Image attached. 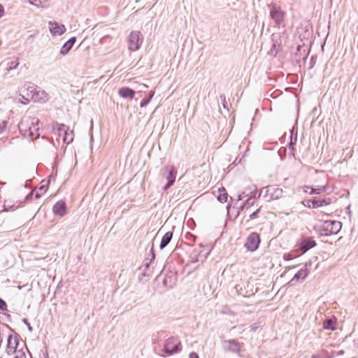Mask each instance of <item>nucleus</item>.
<instances>
[{
    "label": "nucleus",
    "mask_w": 358,
    "mask_h": 358,
    "mask_svg": "<svg viewBox=\"0 0 358 358\" xmlns=\"http://www.w3.org/2000/svg\"><path fill=\"white\" fill-rule=\"evenodd\" d=\"M332 203V199L331 198H324V199H313V201L312 202V208H317L319 207L325 206L329 205Z\"/></svg>",
    "instance_id": "16"
},
{
    "label": "nucleus",
    "mask_w": 358,
    "mask_h": 358,
    "mask_svg": "<svg viewBox=\"0 0 358 358\" xmlns=\"http://www.w3.org/2000/svg\"><path fill=\"white\" fill-rule=\"evenodd\" d=\"M76 41V37H71L69 38L62 47L60 50V54L62 55H66L69 53L71 49L73 48L74 43Z\"/></svg>",
    "instance_id": "15"
},
{
    "label": "nucleus",
    "mask_w": 358,
    "mask_h": 358,
    "mask_svg": "<svg viewBox=\"0 0 358 358\" xmlns=\"http://www.w3.org/2000/svg\"><path fill=\"white\" fill-rule=\"evenodd\" d=\"M19 345V335L17 334L13 336L10 335L8 337L6 352L8 355L15 353L17 351V346Z\"/></svg>",
    "instance_id": "7"
},
{
    "label": "nucleus",
    "mask_w": 358,
    "mask_h": 358,
    "mask_svg": "<svg viewBox=\"0 0 358 358\" xmlns=\"http://www.w3.org/2000/svg\"><path fill=\"white\" fill-rule=\"evenodd\" d=\"M30 117L23 118L18 124L20 132L22 135L26 136L28 132V128L31 123Z\"/></svg>",
    "instance_id": "13"
},
{
    "label": "nucleus",
    "mask_w": 358,
    "mask_h": 358,
    "mask_svg": "<svg viewBox=\"0 0 358 358\" xmlns=\"http://www.w3.org/2000/svg\"><path fill=\"white\" fill-rule=\"evenodd\" d=\"M173 182H167L166 185L164 186V190L167 189L168 188H169L171 185H173Z\"/></svg>",
    "instance_id": "46"
},
{
    "label": "nucleus",
    "mask_w": 358,
    "mask_h": 358,
    "mask_svg": "<svg viewBox=\"0 0 358 358\" xmlns=\"http://www.w3.org/2000/svg\"><path fill=\"white\" fill-rule=\"evenodd\" d=\"M164 174H167L166 176L167 181L170 182V183H174L176 176V170L175 169V168L172 166H166L164 169Z\"/></svg>",
    "instance_id": "14"
},
{
    "label": "nucleus",
    "mask_w": 358,
    "mask_h": 358,
    "mask_svg": "<svg viewBox=\"0 0 358 358\" xmlns=\"http://www.w3.org/2000/svg\"><path fill=\"white\" fill-rule=\"evenodd\" d=\"M153 247H154V245L152 244V248L150 249V252L152 254V258L150 259L149 262H146L143 265V266L145 267V268L143 269V275H150V273H151V271L150 270V264L155 258V255L153 252Z\"/></svg>",
    "instance_id": "18"
},
{
    "label": "nucleus",
    "mask_w": 358,
    "mask_h": 358,
    "mask_svg": "<svg viewBox=\"0 0 358 358\" xmlns=\"http://www.w3.org/2000/svg\"><path fill=\"white\" fill-rule=\"evenodd\" d=\"M306 188H310L311 190L310 192V194H320L323 192H325L326 189L324 186H317L315 188L312 187L306 186Z\"/></svg>",
    "instance_id": "25"
},
{
    "label": "nucleus",
    "mask_w": 358,
    "mask_h": 358,
    "mask_svg": "<svg viewBox=\"0 0 358 358\" xmlns=\"http://www.w3.org/2000/svg\"><path fill=\"white\" fill-rule=\"evenodd\" d=\"M260 211V208L257 209L255 211L252 212L251 214H250L249 217L250 220H254L257 217V214Z\"/></svg>",
    "instance_id": "38"
},
{
    "label": "nucleus",
    "mask_w": 358,
    "mask_h": 358,
    "mask_svg": "<svg viewBox=\"0 0 358 358\" xmlns=\"http://www.w3.org/2000/svg\"><path fill=\"white\" fill-rule=\"evenodd\" d=\"M284 259L285 260H290V259H293V257L290 254H287V255H284Z\"/></svg>",
    "instance_id": "45"
},
{
    "label": "nucleus",
    "mask_w": 358,
    "mask_h": 358,
    "mask_svg": "<svg viewBox=\"0 0 358 358\" xmlns=\"http://www.w3.org/2000/svg\"><path fill=\"white\" fill-rule=\"evenodd\" d=\"M173 238V232L167 231L162 237L161 240V243L159 245V248L161 250L164 249L165 247L168 245V244L171 242Z\"/></svg>",
    "instance_id": "17"
},
{
    "label": "nucleus",
    "mask_w": 358,
    "mask_h": 358,
    "mask_svg": "<svg viewBox=\"0 0 358 358\" xmlns=\"http://www.w3.org/2000/svg\"><path fill=\"white\" fill-rule=\"evenodd\" d=\"M154 94H155V93H154V92H153V91H150V92H149V96H148V99L150 101V100L152 99V98L153 97Z\"/></svg>",
    "instance_id": "49"
},
{
    "label": "nucleus",
    "mask_w": 358,
    "mask_h": 358,
    "mask_svg": "<svg viewBox=\"0 0 358 358\" xmlns=\"http://www.w3.org/2000/svg\"><path fill=\"white\" fill-rule=\"evenodd\" d=\"M229 346L228 350L233 352H238L239 351V346L235 340H229L227 341Z\"/></svg>",
    "instance_id": "24"
},
{
    "label": "nucleus",
    "mask_w": 358,
    "mask_h": 358,
    "mask_svg": "<svg viewBox=\"0 0 358 358\" xmlns=\"http://www.w3.org/2000/svg\"><path fill=\"white\" fill-rule=\"evenodd\" d=\"M273 190L271 193V198L272 199H278L282 196L283 191L280 188H271L268 191Z\"/></svg>",
    "instance_id": "20"
},
{
    "label": "nucleus",
    "mask_w": 358,
    "mask_h": 358,
    "mask_svg": "<svg viewBox=\"0 0 358 358\" xmlns=\"http://www.w3.org/2000/svg\"><path fill=\"white\" fill-rule=\"evenodd\" d=\"M22 99L23 100H22L21 99H19V101L23 104H28L30 101V100L31 99V95H29V93L27 92V97L25 96L24 94H20Z\"/></svg>",
    "instance_id": "31"
},
{
    "label": "nucleus",
    "mask_w": 358,
    "mask_h": 358,
    "mask_svg": "<svg viewBox=\"0 0 358 358\" xmlns=\"http://www.w3.org/2000/svg\"><path fill=\"white\" fill-rule=\"evenodd\" d=\"M52 211L55 215L63 217L66 213V205L65 201L60 200L57 201L52 208Z\"/></svg>",
    "instance_id": "10"
},
{
    "label": "nucleus",
    "mask_w": 358,
    "mask_h": 358,
    "mask_svg": "<svg viewBox=\"0 0 358 358\" xmlns=\"http://www.w3.org/2000/svg\"><path fill=\"white\" fill-rule=\"evenodd\" d=\"M189 358H199V355L196 352H191L189 355Z\"/></svg>",
    "instance_id": "43"
},
{
    "label": "nucleus",
    "mask_w": 358,
    "mask_h": 358,
    "mask_svg": "<svg viewBox=\"0 0 358 358\" xmlns=\"http://www.w3.org/2000/svg\"><path fill=\"white\" fill-rule=\"evenodd\" d=\"M23 204L22 202H20L18 205L15 204H10L8 202H6L4 205L3 206V210L2 211H14L17 208L22 206Z\"/></svg>",
    "instance_id": "22"
},
{
    "label": "nucleus",
    "mask_w": 358,
    "mask_h": 358,
    "mask_svg": "<svg viewBox=\"0 0 358 358\" xmlns=\"http://www.w3.org/2000/svg\"><path fill=\"white\" fill-rule=\"evenodd\" d=\"M150 101L148 98L143 99L140 103L141 107L146 106L150 103Z\"/></svg>",
    "instance_id": "40"
},
{
    "label": "nucleus",
    "mask_w": 358,
    "mask_h": 358,
    "mask_svg": "<svg viewBox=\"0 0 358 358\" xmlns=\"http://www.w3.org/2000/svg\"><path fill=\"white\" fill-rule=\"evenodd\" d=\"M143 87L148 88V86L146 85H143Z\"/></svg>",
    "instance_id": "55"
},
{
    "label": "nucleus",
    "mask_w": 358,
    "mask_h": 358,
    "mask_svg": "<svg viewBox=\"0 0 358 358\" xmlns=\"http://www.w3.org/2000/svg\"><path fill=\"white\" fill-rule=\"evenodd\" d=\"M8 125V120H3L0 123V134H2L6 129Z\"/></svg>",
    "instance_id": "34"
},
{
    "label": "nucleus",
    "mask_w": 358,
    "mask_h": 358,
    "mask_svg": "<svg viewBox=\"0 0 358 358\" xmlns=\"http://www.w3.org/2000/svg\"><path fill=\"white\" fill-rule=\"evenodd\" d=\"M182 350L180 341L178 337H170L164 343V351L167 355H172Z\"/></svg>",
    "instance_id": "3"
},
{
    "label": "nucleus",
    "mask_w": 358,
    "mask_h": 358,
    "mask_svg": "<svg viewBox=\"0 0 358 358\" xmlns=\"http://www.w3.org/2000/svg\"><path fill=\"white\" fill-rule=\"evenodd\" d=\"M311 264H312L310 262H306L305 266L303 268H306L307 271H308V268H310L311 266Z\"/></svg>",
    "instance_id": "48"
},
{
    "label": "nucleus",
    "mask_w": 358,
    "mask_h": 358,
    "mask_svg": "<svg viewBox=\"0 0 358 358\" xmlns=\"http://www.w3.org/2000/svg\"><path fill=\"white\" fill-rule=\"evenodd\" d=\"M22 322L24 324H26V326L27 327L29 331L30 332H31L33 331V329H32V327L31 326V324H29V322H28V320L27 318H24L22 319Z\"/></svg>",
    "instance_id": "39"
},
{
    "label": "nucleus",
    "mask_w": 358,
    "mask_h": 358,
    "mask_svg": "<svg viewBox=\"0 0 358 358\" xmlns=\"http://www.w3.org/2000/svg\"><path fill=\"white\" fill-rule=\"evenodd\" d=\"M15 358H27L25 352L22 350H17Z\"/></svg>",
    "instance_id": "35"
},
{
    "label": "nucleus",
    "mask_w": 358,
    "mask_h": 358,
    "mask_svg": "<svg viewBox=\"0 0 358 358\" xmlns=\"http://www.w3.org/2000/svg\"><path fill=\"white\" fill-rule=\"evenodd\" d=\"M260 243V238L257 233L252 232L247 238L245 247L251 252L255 251Z\"/></svg>",
    "instance_id": "6"
},
{
    "label": "nucleus",
    "mask_w": 358,
    "mask_h": 358,
    "mask_svg": "<svg viewBox=\"0 0 358 358\" xmlns=\"http://www.w3.org/2000/svg\"><path fill=\"white\" fill-rule=\"evenodd\" d=\"M4 8L2 5L0 4V18L3 16Z\"/></svg>",
    "instance_id": "47"
},
{
    "label": "nucleus",
    "mask_w": 358,
    "mask_h": 358,
    "mask_svg": "<svg viewBox=\"0 0 358 358\" xmlns=\"http://www.w3.org/2000/svg\"><path fill=\"white\" fill-rule=\"evenodd\" d=\"M311 358H320V356L317 355H312Z\"/></svg>",
    "instance_id": "52"
},
{
    "label": "nucleus",
    "mask_w": 358,
    "mask_h": 358,
    "mask_svg": "<svg viewBox=\"0 0 358 358\" xmlns=\"http://www.w3.org/2000/svg\"><path fill=\"white\" fill-rule=\"evenodd\" d=\"M26 90L35 102H45L48 100V94L45 91L36 90L34 85H29Z\"/></svg>",
    "instance_id": "5"
},
{
    "label": "nucleus",
    "mask_w": 358,
    "mask_h": 358,
    "mask_svg": "<svg viewBox=\"0 0 358 358\" xmlns=\"http://www.w3.org/2000/svg\"><path fill=\"white\" fill-rule=\"evenodd\" d=\"M39 123V120L37 118H32L31 120V126L28 128V132L27 136H29L31 139L36 138L40 136L38 133V127H36Z\"/></svg>",
    "instance_id": "9"
},
{
    "label": "nucleus",
    "mask_w": 358,
    "mask_h": 358,
    "mask_svg": "<svg viewBox=\"0 0 358 358\" xmlns=\"http://www.w3.org/2000/svg\"><path fill=\"white\" fill-rule=\"evenodd\" d=\"M0 310H7V304L4 300L0 298Z\"/></svg>",
    "instance_id": "37"
},
{
    "label": "nucleus",
    "mask_w": 358,
    "mask_h": 358,
    "mask_svg": "<svg viewBox=\"0 0 358 358\" xmlns=\"http://www.w3.org/2000/svg\"><path fill=\"white\" fill-rule=\"evenodd\" d=\"M163 284L165 287L171 288L172 287V280L171 275H166V277L163 280Z\"/></svg>",
    "instance_id": "30"
},
{
    "label": "nucleus",
    "mask_w": 358,
    "mask_h": 358,
    "mask_svg": "<svg viewBox=\"0 0 358 358\" xmlns=\"http://www.w3.org/2000/svg\"><path fill=\"white\" fill-rule=\"evenodd\" d=\"M39 190L40 191H43V192H45L47 189L45 188V185H41L40 187H39Z\"/></svg>",
    "instance_id": "50"
},
{
    "label": "nucleus",
    "mask_w": 358,
    "mask_h": 358,
    "mask_svg": "<svg viewBox=\"0 0 358 358\" xmlns=\"http://www.w3.org/2000/svg\"><path fill=\"white\" fill-rule=\"evenodd\" d=\"M323 328L324 329L335 330L336 329V323L332 319H327L323 322Z\"/></svg>",
    "instance_id": "21"
},
{
    "label": "nucleus",
    "mask_w": 358,
    "mask_h": 358,
    "mask_svg": "<svg viewBox=\"0 0 358 358\" xmlns=\"http://www.w3.org/2000/svg\"><path fill=\"white\" fill-rule=\"evenodd\" d=\"M308 274V271H307V268H302L294 275V277L291 280V282L295 280H298L299 279H305L307 277Z\"/></svg>",
    "instance_id": "19"
},
{
    "label": "nucleus",
    "mask_w": 358,
    "mask_h": 358,
    "mask_svg": "<svg viewBox=\"0 0 358 358\" xmlns=\"http://www.w3.org/2000/svg\"><path fill=\"white\" fill-rule=\"evenodd\" d=\"M41 196V194H40L38 192H36L35 194V197L36 199H39Z\"/></svg>",
    "instance_id": "51"
},
{
    "label": "nucleus",
    "mask_w": 358,
    "mask_h": 358,
    "mask_svg": "<svg viewBox=\"0 0 358 358\" xmlns=\"http://www.w3.org/2000/svg\"><path fill=\"white\" fill-rule=\"evenodd\" d=\"M69 128L67 126H66L64 124H61L59 125L58 129H57L58 135L59 136H64V134L65 133H66L67 131H69Z\"/></svg>",
    "instance_id": "29"
},
{
    "label": "nucleus",
    "mask_w": 358,
    "mask_h": 358,
    "mask_svg": "<svg viewBox=\"0 0 358 358\" xmlns=\"http://www.w3.org/2000/svg\"><path fill=\"white\" fill-rule=\"evenodd\" d=\"M350 206H348V207L347 208V210H350ZM349 213H350V211H349Z\"/></svg>",
    "instance_id": "54"
},
{
    "label": "nucleus",
    "mask_w": 358,
    "mask_h": 358,
    "mask_svg": "<svg viewBox=\"0 0 358 358\" xmlns=\"http://www.w3.org/2000/svg\"><path fill=\"white\" fill-rule=\"evenodd\" d=\"M220 99H221V101H222V106H223L224 108H227V100H226V96H225V95H224V94H221V95L220 96Z\"/></svg>",
    "instance_id": "41"
},
{
    "label": "nucleus",
    "mask_w": 358,
    "mask_h": 358,
    "mask_svg": "<svg viewBox=\"0 0 358 358\" xmlns=\"http://www.w3.org/2000/svg\"><path fill=\"white\" fill-rule=\"evenodd\" d=\"M238 200H241V199H241V194H240V195H238Z\"/></svg>",
    "instance_id": "53"
},
{
    "label": "nucleus",
    "mask_w": 358,
    "mask_h": 358,
    "mask_svg": "<svg viewBox=\"0 0 358 358\" xmlns=\"http://www.w3.org/2000/svg\"><path fill=\"white\" fill-rule=\"evenodd\" d=\"M342 224L339 221L327 220L320 226V231L324 236L337 234L341 229Z\"/></svg>",
    "instance_id": "2"
},
{
    "label": "nucleus",
    "mask_w": 358,
    "mask_h": 358,
    "mask_svg": "<svg viewBox=\"0 0 358 358\" xmlns=\"http://www.w3.org/2000/svg\"><path fill=\"white\" fill-rule=\"evenodd\" d=\"M270 17L274 21L275 24L280 27L284 24L285 12L275 3L268 5Z\"/></svg>",
    "instance_id": "1"
},
{
    "label": "nucleus",
    "mask_w": 358,
    "mask_h": 358,
    "mask_svg": "<svg viewBox=\"0 0 358 358\" xmlns=\"http://www.w3.org/2000/svg\"><path fill=\"white\" fill-rule=\"evenodd\" d=\"M19 65V62H18V60L16 58H14L12 60L10 61H8L6 62V70L8 71L12 70V69H14L15 68H17V66Z\"/></svg>",
    "instance_id": "26"
},
{
    "label": "nucleus",
    "mask_w": 358,
    "mask_h": 358,
    "mask_svg": "<svg viewBox=\"0 0 358 358\" xmlns=\"http://www.w3.org/2000/svg\"><path fill=\"white\" fill-rule=\"evenodd\" d=\"M48 24L50 31L53 36H61L66 31V27L62 24H59L55 21H50Z\"/></svg>",
    "instance_id": "8"
},
{
    "label": "nucleus",
    "mask_w": 358,
    "mask_h": 358,
    "mask_svg": "<svg viewBox=\"0 0 358 358\" xmlns=\"http://www.w3.org/2000/svg\"><path fill=\"white\" fill-rule=\"evenodd\" d=\"M315 245L316 242L313 238H306L301 241L299 249L302 253H305Z\"/></svg>",
    "instance_id": "11"
},
{
    "label": "nucleus",
    "mask_w": 358,
    "mask_h": 358,
    "mask_svg": "<svg viewBox=\"0 0 358 358\" xmlns=\"http://www.w3.org/2000/svg\"><path fill=\"white\" fill-rule=\"evenodd\" d=\"M48 0H29L30 4L36 7L45 8L48 6L47 2Z\"/></svg>",
    "instance_id": "23"
},
{
    "label": "nucleus",
    "mask_w": 358,
    "mask_h": 358,
    "mask_svg": "<svg viewBox=\"0 0 358 358\" xmlns=\"http://www.w3.org/2000/svg\"><path fill=\"white\" fill-rule=\"evenodd\" d=\"M112 40V38L109 35H105L102 38H100L99 42L101 44H106L107 43H110Z\"/></svg>",
    "instance_id": "33"
},
{
    "label": "nucleus",
    "mask_w": 358,
    "mask_h": 358,
    "mask_svg": "<svg viewBox=\"0 0 358 358\" xmlns=\"http://www.w3.org/2000/svg\"><path fill=\"white\" fill-rule=\"evenodd\" d=\"M73 140V131H67L66 133H65L64 134V136H63V141L64 143H66V144H69L70 143H71Z\"/></svg>",
    "instance_id": "27"
},
{
    "label": "nucleus",
    "mask_w": 358,
    "mask_h": 358,
    "mask_svg": "<svg viewBox=\"0 0 358 358\" xmlns=\"http://www.w3.org/2000/svg\"><path fill=\"white\" fill-rule=\"evenodd\" d=\"M296 136L294 137V141H293V137H292V135L291 136L290 143H289V147L293 146V145L296 143Z\"/></svg>",
    "instance_id": "44"
},
{
    "label": "nucleus",
    "mask_w": 358,
    "mask_h": 358,
    "mask_svg": "<svg viewBox=\"0 0 358 358\" xmlns=\"http://www.w3.org/2000/svg\"><path fill=\"white\" fill-rule=\"evenodd\" d=\"M119 95L124 99H132L134 97L136 92L127 87H123L118 90Z\"/></svg>",
    "instance_id": "12"
},
{
    "label": "nucleus",
    "mask_w": 358,
    "mask_h": 358,
    "mask_svg": "<svg viewBox=\"0 0 358 358\" xmlns=\"http://www.w3.org/2000/svg\"><path fill=\"white\" fill-rule=\"evenodd\" d=\"M220 192H221V189H219ZM222 193L220 192V194L217 196V200L221 203H225L227 201L228 194L226 192V190L224 188H222Z\"/></svg>",
    "instance_id": "28"
},
{
    "label": "nucleus",
    "mask_w": 358,
    "mask_h": 358,
    "mask_svg": "<svg viewBox=\"0 0 358 358\" xmlns=\"http://www.w3.org/2000/svg\"><path fill=\"white\" fill-rule=\"evenodd\" d=\"M313 201V199H306L302 201V203L304 206L307 208H312V202Z\"/></svg>",
    "instance_id": "36"
},
{
    "label": "nucleus",
    "mask_w": 358,
    "mask_h": 358,
    "mask_svg": "<svg viewBox=\"0 0 358 358\" xmlns=\"http://www.w3.org/2000/svg\"><path fill=\"white\" fill-rule=\"evenodd\" d=\"M33 194H34V192L31 191L29 194H28L26 196L25 199L26 200H31L32 199Z\"/></svg>",
    "instance_id": "42"
},
{
    "label": "nucleus",
    "mask_w": 358,
    "mask_h": 358,
    "mask_svg": "<svg viewBox=\"0 0 358 358\" xmlns=\"http://www.w3.org/2000/svg\"><path fill=\"white\" fill-rule=\"evenodd\" d=\"M143 39L141 38V33L138 31H133L127 38L128 48L131 51H136L139 49Z\"/></svg>",
    "instance_id": "4"
},
{
    "label": "nucleus",
    "mask_w": 358,
    "mask_h": 358,
    "mask_svg": "<svg viewBox=\"0 0 358 358\" xmlns=\"http://www.w3.org/2000/svg\"><path fill=\"white\" fill-rule=\"evenodd\" d=\"M255 199L252 198H248L241 207V209L246 208L248 209L250 206L254 204Z\"/></svg>",
    "instance_id": "32"
},
{
    "label": "nucleus",
    "mask_w": 358,
    "mask_h": 358,
    "mask_svg": "<svg viewBox=\"0 0 358 358\" xmlns=\"http://www.w3.org/2000/svg\"><path fill=\"white\" fill-rule=\"evenodd\" d=\"M0 358H1V357H0Z\"/></svg>",
    "instance_id": "56"
}]
</instances>
